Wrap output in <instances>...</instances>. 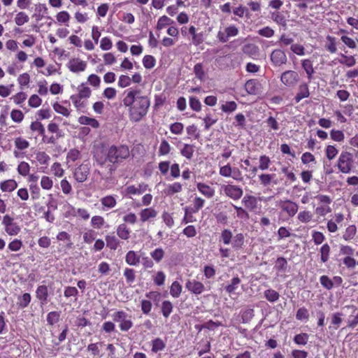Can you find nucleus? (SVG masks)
Instances as JSON below:
<instances>
[{"mask_svg": "<svg viewBox=\"0 0 358 358\" xmlns=\"http://www.w3.org/2000/svg\"><path fill=\"white\" fill-rule=\"evenodd\" d=\"M122 103L128 108L129 120L133 122H140L148 113L150 100L143 95L141 90L130 87L123 92Z\"/></svg>", "mask_w": 358, "mask_h": 358, "instance_id": "f257e3e1", "label": "nucleus"}, {"mask_svg": "<svg viewBox=\"0 0 358 358\" xmlns=\"http://www.w3.org/2000/svg\"><path fill=\"white\" fill-rule=\"evenodd\" d=\"M129 153L127 145H111L108 148L106 160L113 164H120L129 157Z\"/></svg>", "mask_w": 358, "mask_h": 358, "instance_id": "f03ea898", "label": "nucleus"}, {"mask_svg": "<svg viewBox=\"0 0 358 358\" xmlns=\"http://www.w3.org/2000/svg\"><path fill=\"white\" fill-rule=\"evenodd\" d=\"M352 156L348 152H342L338 159V168L343 173H349L352 166Z\"/></svg>", "mask_w": 358, "mask_h": 358, "instance_id": "7ed1b4c3", "label": "nucleus"}, {"mask_svg": "<svg viewBox=\"0 0 358 358\" xmlns=\"http://www.w3.org/2000/svg\"><path fill=\"white\" fill-rule=\"evenodd\" d=\"M220 192H223L227 196L235 201L241 199L243 193L241 187L231 184L222 185Z\"/></svg>", "mask_w": 358, "mask_h": 358, "instance_id": "20e7f679", "label": "nucleus"}, {"mask_svg": "<svg viewBox=\"0 0 358 358\" xmlns=\"http://www.w3.org/2000/svg\"><path fill=\"white\" fill-rule=\"evenodd\" d=\"M112 317L114 322H120L119 327L122 331H127L133 327L132 321L127 319V314L123 310L114 313Z\"/></svg>", "mask_w": 358, "mask_h": 358, "instance_id": "39448f33", "label": "nucleus"}, {"mask_svg": "<svg viewBox=\"0 0 358 358\" xmlns=\"http://www.w3.org/2000/svg\"><path fill=\"white\" fill-rule=\"evenodd\" d=\"M299 80V76L296 71L287 70L284 71L280 76V81L287 87H294Z\"/></svg>", "mask_w": 358, "mask_h": 358, "instance_id": "423d86ee", "label": "nucleus"}, {"mask_svg": "<svg viewBox=\"0 0 358 358\" xmlns=\"http://www.w3.org/2000/svg\"><path fill=\"white\" fill-rule=\"evenodd\" d=\"M239 34L238 28L234 24H230L223 30L220 29L217 34V38L221 43H226L231 37L236 36Z\"/></svg>", "mask_w": 358, "mask_h": 358, "instance_id": "0eeeda50", "label": "nucleus"}, {"mask_svg": "<svg viewBox=\"0 0 358 358\" xmlns=\"http://www.w3.org/2000/svg\"><path fill=\"white\" fill-rule=\"evenodd\" d=\"M270 59L272 65L274 66H281L287 62V57L285 52L280 49L273 50Z\"/></svg>", "mask_w": 358, "mask_h": 358, "instance_id": "6e6552de", "label": "nucleus"}, {"mask_svg": "<svg viewBox=\"0 0 358 358\" xmlns=\"http://www.w3.org/2000/svg\"><path fill=\"white\" fill-rule=\"evenodd\" d=\"M90 172V166L87 164H82L76 168L73 176L78 182H83L87 180Z\"/></svg>", "mask_w": 358, "mask_h": 358, "instance_id": "1a4fd4ad", "label": "nucleus"}, {"mask_svg": "<svg viewBox=\"0 0 358 358\" xmlns=\"http://www.w3.org/2000/svg\"><path fill=\"white\" fill-rule=\"evenodd\" d=\"M66 66L71 72L79 73L85 70L87 63L79 58H73L69 60Z\"/></svg>", "mask_w": 358, "mask_h": 358, "instance_id": "9d476101", "label": "nucleus"}, {"mask_svg": "<svg viewBox=\"0 0 358 358\" xmlns=\"http://www.w3.org/2000/svg\"><path fill=\"white\" fill-rule=\"evenodd\" d=\"M185 287L190 292L196 295L201 294L205 289L204 285L199 281H196V280H188L186 282Z\"/></svg>", "mask_w": 358, "mask_h": 358, "instance_id": "9b49d317", "label": "nucleus"}, {"mask_svg": "<svg viewBox=\"0 0 358 358\" xmlns=\"http://www.w3.org/2000/svg\"><path fill=\"white\" fill-rule=\"evenodd\" d=\"M262 85L257 79H250L245 84V89L249 94L257 95L261 91Z\"/></svg>", "mask_w": 358, "mask_h": 358, "instance_id": "f8f14e48", "label": "nucleus"}, {"mask_svg": "<svg viewBox=\"0 0 358 358\" xmlns=\"http://www.w3.org/2000/svg\"><path fill=\"white\" fill-rule=\"evenodd\" d=\"M196 185L198 191L207 199H211L215 196L214 188L208 185L204 182H197Z\"/></svg>", "mask_w": 358, "mask_h": 358, "instance_id": "ddd939ff", "label": "nucleus"}, {"mask_svg": "<svg viewBox=\"0 0 358 358\" xmlns=\"http://www.w3.org/2000/svg\"><path fill=\"white\" fill-rule=\"evenodd\" d=\"M36 298L40 301L41 305H45L48 303V289L46 285H40L36 290Z\"/></svg>", "mask_w": 358, "mask_h": 358, "instance_id": "4468645a", "label": "nucleus"}, {"mask_svg": "<svg viewBox=\"0 0 358 358\" xmlns=\"http://www.w3.org/2000/svg\"><path fill=\"white\" fill-rule=\"evenodd\" d=\"M148 185L145 183H141L137 187L135 185H129L127 187L125 191L127 194L130 195H140L144 193L148 189Z\"/></svg>", "mask_w": 358, "mask_h": 358, "instance_id": "2eb2a0df", "label": "nucleus"}, {"mask_svg": "<svg viewBox=\"0 0 358 358\" xmlns=\"http://www.w3.org/2000/svg\"><path fill=\"white\" fill-rule=\"evenodd\" d=\"M310 96V92L308 83H302L299 86L298 92L296 93L294 100L296 103L300 102L303 99Z\"/></svg>", "mask_w": 358, "mask_h": 358, "instance_id": "dca6fc26", "label": "nucleus"}, {"mask_svg": "<svg viewBox=\"0 0 358 358\" xmlns=\"http://www.w3.org/2000/svg\"><path fill=\"white\" fill-rule=\"evenodd\" d=\"M243 52L252 58H255L259 56V50L257 45L253 43H248L245 45L242 48Z\"/></svg>", "mask_w": 358, "mask_h": 358, "instance_id": "f3484780", "label": "nucleus"}, {"mask_svg": "<svg viewBox=\"0 0 358 358\" xmlns=\"http://www.w3.org/2000/svg\"><path fill=\"white\" fill-rule=\"evenodd\" d=\"M282 208L287 212L289 216H294L298 210V205L291 201H285L282 204Z\"/></svg>", "mask_w": 358, "mask_h": 358, "instance_id": "a211bd4d", "label": "nucleus"}, {"mask_svg": "<svg viewBox=\"0 0 358 358\" xmlns=\"http://www.w3.org/2000/svg\"><path fill=\"white\" fill-rule=\"evenodd\" d=\"M193 71L195 74L196 78L201 82H203L207 76V73L204 70V67L202 63H197L194 65Z\"/></svg>", "mask_w": 358, "mask_h": 358, "instance_id": "6ab92c4d", "label": "nucleus"}, {"mask_svg": "<svg viewBox=\"0 0 358 358\" xmlns=\"http://www.w3.org/2000/svg\"><path fill=\"white\" fill-rule=\"evenodd\" d=\"M301 66L302 68L304 69L307 74V78L308 79V81L310 82L313 78V75L315 73L313 66V62L310 59H303L301 62Z\"/></svg>", "mask_w": 358, "mask_h": 358, "instance_id": "aec40b11", "label": "nucleus"}, {"mask_svg": "<svg viewBox=\"0 0 358 358\" xmlns=\"http://www.w3.org/2000/svg\"><path fill=\"white\" fill-rule=\"evenodd\" d=\"M194 152V146L192 144L185 143L183 147L180 149L181 155L189 160L193 157Z\"/></svg>", "mask_w": 358, "mask_h": 358, "instance_id": "412c9836", "label": "nucleus"}, {"mask_svg": "<svg viewBox=\"0 0 358 358\" xmlns=\"http://www.w3.org/2000/svg\"><path fill=\"white\" fill-rule=\"evenodd\" d=\"M17 187L15 180L10 179L0 183V188L3 192H12Z\"/></svg>", "mask_w": 358, "mask_h": 358, "instance_id": "4be33fe9", "label": "nucleus"}, {"mask_svg": "<svg viewBox=\"0 0 358 358\" xmlns=\"http://www.w3.org/2000/svg\"><path fill=\"white\" fill-rule=\"evenodd\" d=\"M157 212L152 208H145L141 212V220L143 222L149 221L150 219L155 217Z\"/></svg>", "mask_w": 358, "mask_h": 358, "instance_id": "5701e85b", "label": "nucleus"}, {"mask_svg": "<svg viewBox=\"0 0 358 358\" xmlns=\"http://www.w3.org/2000/svg\"><path fill=\"white\" fill-rule=\"evenodd\" d=\"M78 122L80 124L90 125L92 127L95 128V129L98 128L99 127V123L96 119L92 118V117H89L87 116H84V115L80 116L78 118Z\"/></svg>", "mask_w": 358, "mask_h": 358, "instance_id": "b1692460", "label": "nucleus"}, {"mask_svg": "<svg viewBox=\"0 0 358 358\" xmlns=\"http://www.w3.org/2000/svg\"><path fill=\"white\" fill-rule=\"evenodd\" d=\"M31 299V296L29 293H24L22 296H18L17 305L19 308L23 309L28 306Z\"/></svg>", "mask_w": 358, "mask_h": 358, "instance_id": "393cba45", "label": "nucleus"}, {"mask_svg": "<svg viewBox=\"0 0 358 358\" xmlns=\"http://www.w3.org/2000/svg\"><path fill=\"white\" fill-rule=\"evenodd\" d=\"M125 261L129 265L136 266L140 262V257L134 251L130 250L126 255Z\"/></svg>", "mask_w": 358, "mask_h": 358, "instance_id": "a878e982", "label": "nucleus"}, {"mask_svg": "<svg viewBox=\"0 0 358 358\" xmlns=\"http://www.w3.org/2000/svg\"><path fill=\"white\" fill-rule=\"evenodd\" d=\"M182 186L180 182H176L172 184H169L165 189V193L167 195H173L176 193H179L182 191Z\"/></svg>", "mask_w": 358, "mask_h": 358, "instance_id": "bb28decb", "label": "nucleus"}, {"mask_svg": "<svg viewBox=\"0 0 358 358\" xmlns=\"http://www.w3.org/2000/svg\"><path fill=\"white\" fill-rule=\"evenodd\" d=\"M173 23L174 21L172 19L169 18L166 15H163L158 19L156 29L157 30H162L166 26L171 25Z\"/></svg>", "mask_w": 358, "mask_h": 358, "instance_id": "cd10ccee", "label": "nucleus"}, {"mask_svg": "<svg viewBox=\"0 0 358 358\" xmlns=\"http://www.w3.org/2000/svg\"><path fill=\"white\" fill-rule=\"evenodd\" d=\"M78 93L76 95L82 99H87L91 96L92 91L89 87H87L84 83H82L78 87Z\"/></svg>", "mask_w": 358, "mask_h": 358, "instance_id": "c85d7f7f", "label": "nucleus"}, {"mask_svg": "<svg viewBox=\"0 0 358 358\" xmlns=\"http://www.w3.org/2000/svg\"><path fill=\"white\" fill-rule=\"evenodd\" d=\"M341 59L338 60V62L341 64L345 65L348 67H352L355 65L356 59L354 56H347L344 54L341 53Z\"/></svg>", "mask_w": 358, "mask_h": 358, "instance_id": "c756f323", "label": "nucleus"}, {"mask_svg": "<svg viewBox=\"0 0 358 358\" xmlns=\"http://www.w3.org/2000/svg\"><path fill=\"white\" fill-rule=\"evenodd\" d=\"M274 268L278 272H285L287 268V262L286 259L282 257H278Z\"/></svg>", "mask_w": 358, "mask_h": 358, "instance_id": "7c9ffc66", "label": "nucleus"}, {"mask_svg": "<svg viewBox=\"0 0 358 358\" xmlns=\"http://www.w3.org/2000/svg\"><path fill=\"white\" fill-rule=\"evenodd\" d=\"M30 169V165L27 162H21L17 166V171L20 176L26 177L29 176Z\"/></svg>", "mask_w": 358, "mask_h": 358, "instance_id": "2f4dec72", "label": "nucleus"}, {"mask_svg": "<svg viewBox=\"0 0 358 358\" xmlns=\"http://www.w3.org/2000/svg\"><path fill=\"white\" fill-rule=\"evenodd\" d=\"M162 313L166 318L169 317L173 311V304L169 301H164L162 303Z\"/></svg>", "mask_w": 358, "mask_h": 358, "instance_id": "473e14b6", "label": "nucleus"}, {"mask_svg": "<svg viewBox=\"0 0 358 358\" xmlns=\"http://www.w3.org/2000/svg\"><path fill=\"white\" fill-rule=\"evenodd\" d=\"M29 20V17L28 15L23 12L20 11L17 13L15 17V22L17 26H22L25 23L28 22Z\"/></svg>", "mask_w": 358, "mask_h": 358, "instance_id": "72a5a7b5", "label": "nucleus"}, {"mask_svg": "<svg viewBox=\"0 0 358 358\" xmlns=\"http://www.w3.org/2000/svg\"><path fill=\"white\" fill-rule=\"evenodd\" d=\"M81 157L80 152L76 148H73L69 150L66 155V162L69 163L70 162H74L76 160L79 159Z\"/></svg>", "mask_w": 358, "mask_h": 358, "instance_id": "f704fd0d", "label": "nucleus"}, {"mask_svg": "<svg viewBox=\"0 0 358 358\" xmlns=\"http://www.w3.org/2000/svg\"><path fill=\"white\" fill-rule=\"evenodd\" d=\"M245 206L250 210H253L257 206V200L255 196H245L242 200Z\"/></svg>", "mask_w": 358, "mask_h": 358, "instance_id": "c9c22d12", "label": "nucleus"}, {"mask_svg": "<svg viewBox=\"0 0 358 358\" xmlns=\"http://www.w3.org/2000/svg\"><path fill=\"white\" fill-rule=\"evenodd\" d=\"M309 335L307 333H301L294 336L293 341L299 345H305L307 344Z\"/></svg>", "mask_w": 358, "mask_h": 358, "instance_id": "e433bc0d", "label": "nucleus"}, {"mask_svg": "<svg viewBox=\"0 0 358 358\" xmlns=\"http://www.w3.org/2000/svg\"><path fill=\"white\" fill-rule=\"evenodd\" d=\"M271 18L278 24L282 26V27L287 26V20L285 19V17L280 12L272 13Z\"/></svg>", "mask_w": 358, "mask_h": 358, "instance_id": "4c0bfd02", "label": "nucleus"}, {"mask_svg": "<svg viewBox=\"0 0 358 358\" xmlns=\"http://www.w3.org/2000/svg\"><path fill=\"white\" fill-rule=\"evenodd\" d=\"M264 297L270 302H275L279 299L280 294L275 290L268 289L264 292Z\"/></svg>", "mask_w": 358, "mask_h": 358, "instance_id": "58836bf2", "label": "nucleus"}, {"mask_svg": "<svg viewBox=\"0 0 358 358\" xmlns=\"http://www.w3.org/2000/svg\"><path fill=\"white\" fill-rule=\"evenodd\" d=\"M165 347V343L159 338H157L152 341V351L153 352L162 351Z\"/></svg>", "mask_w": 358, "mask_h": 358, "instance_id": "ea45409f", "label": "nucleus"}, {"mask_svg": "<svg viewBox=\"0 0 358 358\" xmlns=\"http://www.w3.org/2000/svg\"><path fill=\"white\" fill-rule=\"evenodd\" d=\"M220 108L224 113H231L236 110L237 104L234 101H227L222 104Z\"/></svg>", "mask_w": 358, "mask_h": 358, "instance_id": "a19ab883", "label": "nucleus"}, {"mask_svg": "<svg viewBox=\"0 0 358 358\" xmlns=\"http://www.w3.org/2000/svg\"><path fill=\"white\" fill-rule=\"evenodd\" d=\"M182 292V286L178 281H174L170 287V294L174 298H178Z\"/></svg>", "mask_w": 358, "mask_h": 358, "instance_id": "79ce46f5", "label": "nucleus"}, {"mask_svg": "<svg viewBox=\"0 0 358 358\" xmlns=\"http://www.w3.org/2000/svg\"><path fill=\"white\" fill-rule=\"evenodd\" d=\"M15 146L17 150H23L29 148V143L22 137H17L15 139Z\"/></svg>", "mask_w": 358, "mask_h": 358, "instance_id": "37998d69", "label": "nucleus"}, {"mask_svg": "<svg viewBox=\"0 0 358 358\" xmlns=\"http://www.w3.org/2000/svg\"><path fill=\"white\" fill-rule=\"evenodd\" d=\"M101 204L108 208H112L116 205V200L113 196H106L101 199Z\"/></svg>", "mask_w": 358, "mask_h": 358, "instance_id": "c03bdc74", "label": "nucleus"}, {"mask_svg": "<svg viewBox=\"0 0 358 358\" xmlns=\"http://www.w3.org/2000/svg\"><path fill=\"white\" fill-rule=\"evenodd\" d=\"M205 200L199 196H196L192 201L193 208L191 209L193 213L198 212L203 207Z\"/></svg>", "mask_w": 358, "mask_h": 358, "instance_id": "a18cd8bd", "label": "nucleus"}, {"mask_svg": "<svg viewBox=\"0 0 358 358\" xmlns=\"http://www.w3.org/2000/svg\"><path fill=\"white\" fill-rule=\"evenodd\" d=\"M275 177V174L262 173L259 176L260 183L264 186H268L271 184L272 180Z\"/></svg>", "mask_w": 358, "mask_h": 358, "instance_id": "49530a36", "label": "nucleus"}, {"mask_svg": "<svg viewBox=\"0 0 358 358\" xmlns=\"http://www.w3.org/2000/svg\"><path fill=\"white\" fill-rule=\"evenodd\" d=\"M240 283L241 279L238 277L233 278L231 280V283L225 287V290L229 294L233 293L237 289Z\"/></svg>", "mask_w": 358, "mask_h": 358, "instance_id": "de8ad7c7", "label": "nucleus"}, {"mask_svg": "<svg viewBox=\"0 0 358 358\" xmlns=\"http://www.w3.org/2000/svg\"><path fill=\"white\" fill-rule=\"evenodd\" d=\"M70 99L72 101L74 106L78 110H81L86 106V103L85 101H81L83 99L77 96L75 94L71 95Z\"/></svg>", "mask_w": 358, "mask_h": 358, "instance_id": "09e8293b", "label": "nucleus"}, {"mask_svg": "<svg viewBox=\"0 0 358 358\" xmlns=\"http://www.w3.org/2000/svg\"><path fill=\"white\" fill-rule=\"evenodd\" d=\"M327 40L328 41L329 43L325 45L326 50L330 52L331 53H335L337 50L336 45V38L333 36H327Z\"/></svg>", "mask_w": 358, "mask_h": 358, "instance_id": "8fccbe9b", "label": "nucleus"}, {"mask_svg": "<svg viewBox=\"0 0 358 358\" xmlns=\"http://www.w3.org/2000/svg\"><path fill=\"white\" fill-rule=\"evenodd\" d=\"M143 64L145 69H150L156 64V60L152 55H145L143 59Z\"/></svg>", "mask_w": 358, "mask_h": 358, "instance_id": "3c124183", "label": "nucleus"}, {"mask_svg": "<svg viewBox=\"0 0 358 358\" xmlns=\"http://www.w3.org/2000/svg\"><path fill=\"white\" fill-rule=\"evenodd\" d=\"M271 162L269 157L266 155H262L259 157V169L262 171L266 170L269 168Z\"/></svg>", "mask_w": 358, "mask_h": 358, "instance_id": "603ef678", "label": "nucleus"}, {"mask_svg": "<svg viewBox=\"0 0 358 358\" xmlns=\"http://www.w3.org/2000/svg\"><path fill=\"white\" fill-rule=\"evenodd\" d=\"M36 11L38 13V14H35L36 20H40L45 14L48 13V8L45 4L38 3L36 5Z\"/></svg>", "mask_w": 358, "mask_h": 358, "instance_id": "864d4df0", "label": "nucleus"}, {"mask_svg": "<svg viewBox=\"0 0 358 358\" xmlns=\"http://www.w3.org/2000/svg\"><path fill=\"white\" fill-rule=\"evenodd\" d=\"M331 138L336 142H342L345 138L344 133L341 130L332 129L330 131Z\"/></svg>", "mask_w": 358, "mask_h": 358, "instance_id": "5fc2aeb1", "label": "nucleus"}, {"mask_svg": "<svg viewBox=\"0 0 358 358\" xmlns=\"http://www.w3.org/2000/svg\"><path fill=\"white\" fill-rule=\"evenodd\" d=\"M356 233H357L356 226L355 225H349L348 227L346 229L343 237L345 241H349L354 238Z\"/></svg>", "mask_w": 358, "mask_h": 358, "instance_id": "6e6d98bb", "label": "nucleus"}, {"mask_svg": "<svg viewBox=\"0 0 358 358\" xmlns=\"http://www.w3.org/2000/svg\"><path fill=\"white\" fill-rule=\"evenodd\" d=\"M36 159L39 162V164L42 165H48V163L50 160V156L45 152H38L36 154Z\"/></svg>", "mask_w": 358, "mask_h": 358, "instance_id": "4d7b16f0", "label": "nucleus"}, {"mask_svg": "<svg viewBox=\"0 0 358 358\" xmlns=\"http://www.w3.org/2000/svg\"><path fill=\"white\" fill-rule=\"evenodd\" d=\"M169 129L172 134L180 135L183 132L184 124L181 122H177L171 124L169 127Z\"/></svg>", "mask_w": 358, "mask_h": 358, "instance_id": "13d9d810", "label": "nucleus"}, {"mask_svg": "<svg viewBox=\"0 0 358 358\" xmlns=\"http://www.w3.org/2000/svg\"><path fill=\"white\" fill-rule=\"evenodd\" d=\"M320 282L323 287L330 290L334 287V282L327 275H322L320 278Z\"/></svg>", "mask_w": 358, "mask_h": 358, "instance_id": "bf43d9fd", "label": "nucleus"}, {"mask_svg": "<svg viewBox=\"0 0 358 358\" xmlns=\"http://www.w3.org/2000/svg\"><path fill=\"white\" fill-rule=\"evenodd\" d=\"M330 252V247L326 243L324 244L320 248L321 261L324 263L327 262L329 259Z\"/></svg>", "mask_w": 358, "mask_h": 358, "instance_id": "052dcab7", "label": "nucleus"}, {"mask_svg": "<svg viewBox=\"0 0 358 358\" xmlns=\"http://www.w3.org/2000/svg\"><path fill=\"white\" fill-rule=\"evenodd\" d=\"M171 146L165 139L162 140L159 148V155H166L170 152Z\"/></svg>", "mask_w": 358, "mask_h": 358, "instance_id": "680f3d73", "label": "nucleus"}, {"mask_svg": "<svg viewBox=\"0 0 358 358\" xmlns=\"http://www.w3.org/2000/svg\"><path fill=\"white\" fill-rule=\"evenodd\" d=\"M30 129L33 131H37L41 136H44L45 128L41 122L38 121L33 122L30 125Z\"/></svg>", "mask_w": 358, "mask_h": 358, "instance_id": "e2e57ef3", "label": "nucleus"}, {"mask_svg": "<svg viewBox=\"0 0 358 358\" xmlns=\"http://www.w3.org/2000/svg\"><path fill=\"white\" fill-rule=\"evenodd\" d=\"M189 106L193 110L196 112L200 111L201 109V103L199 99L195 96L189 98Z\"/></svg>", "mask_w": 358, "mask_h": 358, "instance_id": "0e129e2a", "label": "nucleus"}, {"mask_svg": "<svg viewBox=\"0 0 358 358\" xmlns=\"http://www.w3.org/2000/svg\"><path fill=\"white\" fill-rule=\"evenodd\" d=\"M106 245L111 250H116L119 244L118 240L113 236H107L106 238Z\"/></svg>", "mask_w": 358, "mask_h": 358, "instance_id": "69168bd1", "label": "nucleus"}, {"mask_svg": "<svg viewBox=\"0 0 358 358\" xmlns=\"http://www.w3.org/2000/svg\"><path fill=\"white\" fill-rule=\"evenodd\" d=\"M52 180L46 176H43L41 180V186L43 189L49 190L52 187Z\"/></svg>", "mask_w": 358, "mask_h": 358, "instance_id": "338daca9", "label": "nucleus"}, {"mask_svg": "<svg viewBox=\"0 0 358 358\" xmlns=\"http://www.w3.org/2000/svg\"><path fill=\"white\" fill-rule=\"evenodd\" d=\"M88 83L95 88H98L101 84V78L96 74H91L87 78Z\"/></svg>", "mask_w": 358, "mask_h": 358, "instance_id": "774afa93", "label": "nucleus"}]
</instances>
